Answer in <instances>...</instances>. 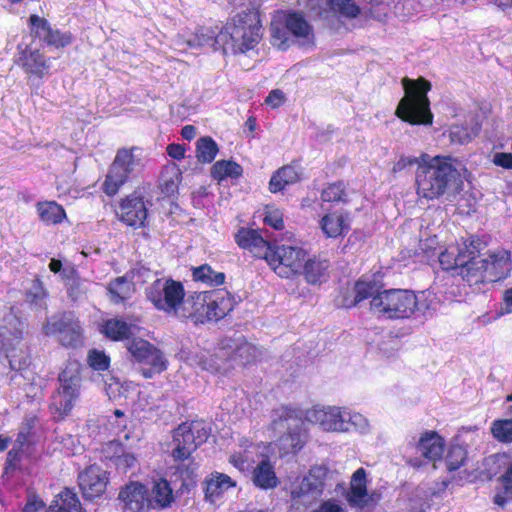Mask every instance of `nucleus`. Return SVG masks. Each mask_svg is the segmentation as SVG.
<instances>
[{"instance_id": "20e7f679", "label": "nucleus", "mask_w": 512, "mask_h": 512, "mask_svg": "<svg viewBox=\"0 0 512 512\" xmlns=\"http://www.w3.org/2000/svg\"><path fill=\"white\" fill-rule=\"evenodd\" d=\"M258 349L251 343L242 341L229 349L223 347L215 353L199 351L189 357L191 365L200 367L216 376H227L234 369V363L244 366L254 361Z\"/></svg>"}, {"instance_id": "393cba45", "label": "nucleus", "mask_w": 512, "mask_h": 512, "mask_svg": "<svg viewBox=\"0 0 512 512\" xmlns=\"http://www.w3.org/2000/svg\"><path fill=\"white\" fill-rule=\"evenodd\" d=\"M78 480L84 497L88 499L100 497L105 492L109 481L107 472L95 465L81 472Z\"/></svg>"}, {"instance_id": "4c0bfd02", "label": "nucleus", "mask_w": 512, "mask_h": 512, "mask_svg": "<svg viewBox=\"0 0 512 512\" xmlns=\"http://www.w3.org/2000/svg\"><path fill=\"white\" fill-rule=\"evenodd\" d=\"M329 268V264L326 260H321L318 258H308L304 262V267L302 270V274L305 276V279L310 284H318L326 281L327 279V271Z\"/></svg>"}, {"instance_id": "13d9d810", "label": "nucleus", "mask_w": 512, "mask_h": 512, "mask_svg": "<svg viewBox=\"0 0 512 512\" xmlns=\"http://www.w3.org/2000/svg\"><path fill=\"white\" fill-rule=\"evenodd\" d=\"M87 361L89 366L98 371L108 369L110 358L101 350L93 349L88 353Z\"/></svg>"}, {"instance_id": "49530a36", "label": "nucleus", "mask_w": 512, "mask_h": 512, "mask_svg": "<svg viewBox=\"0 0 512 512\" xmlns=\"http://www.w3.org/2000/svg\"><path fill=\"white\" fill-rule=\"evenodd\" d=\"M193 279L206 285H220L225 280L222 272L214 271L209 265H201L193 269Z\"/></svg>"}, {"instance_id": "9d476101", "label": "nucleus", "mask_w": 512, "mask_h": 512, "mask_svg": "<svg viewBox=\"0 0 512 512\" xmlns=\"http://www.w3.org/2000/svg\"><path fill=\"white\" fill-rule=\"evenodd\" d=\"M144 160V150L140 147L119 149L104 181V192L109 196L115 195L130 174L143 168Z\"/></svg>"}, {"instance_id": "58836bf2", "label": "nucleus", "mask_w": 512, "mask_h": 512, "mask_svg": "<svg viewBox=\"0 0 512 512\" xmlns=\"http://www.w3.org/2000/svg\"><path fill=\"white\" fill-rule=\"evenodd\" d=\"M343 413L345 424L343 433H348L353 430L359 434L365 435L371 431V424L363 414L348 407H344Z\"/></svg>"}, {"instance_id": "a878e982", "label": "nucleus", "mask_w": 512, "mask_h": 512, "mask_svg": "<svg viewBox=\"0 0 512 512\" xmlns=\"http://www.w3.org/2000/svg\"><path fill=\"white\" fill-rule=\"evenodd\" d=\"M118 215L121 221L129 226H141L147 217L143 197L137 193L126 197L120 204Z\"/></svg>"}, {"instance_id": "6ab92c4d", "label": "nucleus", "mask_w": 512, "mask_h": 512, "mask_svg": "<svg viewBox=\"0 0 512 512\" xmlns=\"http://www.w3.org/2000/svg\"><path fill=\"white\" fill-rule=\"evenodd\" d=\"M118 500L123 512H149L152 509L149 488L139 481L124 485L119 491Z\"/></svg>"}, {"instance_id": "052dcab7", "label": "nucleus", "mask_w": 512, "mask_h": 512, "mask_svg": "<svg viewBox=\"0 0 512 512\" xmlns=\"http://www.w3.org/2000/svg\"><path fill=\"white\" fill-rule=\"evenodd\" d=\"M264 222L274 229L280 230L283 228V214L278 208L266 207L264 212Z\"/></svg>"}, {"instance_id": "412c9836", "label": "nucleus", "mask_w": 512, "mask_h": 512, "mask_svg": "<svg viewBox=\"0 0 512 512\" xmlns=\"http://www.w3.org/2000/svg\"><path fill=\"white\" fill-rule=\"evenodd\" d=\"M16 63L24 70L30 80L42 79L50 73L51 63L39 49L28 45H18Z\"/></svg>"}, {"instance_id": "774afa93", "label": "nucleus", "mask_w": 512, "mask_h": 512, "mask_svg": "<svg viewBox=\"0 0 512 512\" xmlns=\"http://www.w3.org/2000/svg\"><path fill=\"white\" fill-rule=\"evenodd\" d=\"M109 425L111 426L112 432L116 435L124 432L127 426V420L124 413L121 410H115L113 420H109Z\"/></svg>"}, {"instance_id": "7ed1b4c3", "label": "nucleus", "mask_w": 512, "mask_h": 512, "mask_svg": "<svg viewBox=\"0 0 512 512\" xmlns=\"http://www.w3.org/2000/svg\"><path fill=\"white\" fill-rule=\"evenodd\" d=\"M422 166L417 168L415 181L418 196L427 200L438 199L447 191L454 179L455 167L446 156L422 153Z\"/></svg>"}, {"instance_id": "c756f323", "label": "nucleus", "mask_w": 512, "mask_h": 512, "mask_svg": "<svg viewBox=\"0 0 512 512\" xmlns=\"http://www.w3.org/2000/svg\"><path fill=\"white\" fill-rule=\"evenodd\" d=\"M236 243L243 249L249 250L254 256L266 260L272 246L253 229L241 228L235 236Z\"/></svg>"}, {"instance_id": "423d86ee", "label": "nucleus", "mask_w": 512, "mask_h": 512, "mask_svg": "<svg viewBox=\"0 0 512 512\" xmlns=\"http://www.w3.org/2000/svg\"><path fill=\"white\" fill-rule=\"evenodd\" d=\"M312 26L297 12H277L271 22V41L278 49H287L294 41L300 46L314 44Z\"/></svg>"}, {"instance_id": "dca6fc26", "label": "nucleus", "mask_w": 512, "mask_h": 512, "mask_svg": "<svg viewBox=\"0 0 512 512\" xmlns=\"http://www.w3.org/2000/svg\"><path fill=\"white\" fill-rule=\"evenodd\" d=\"M368 483V472L362 467L351 475L345 494V499L351 508L371 509L379 503L381 493L376 489H368Z\"/></svg>"}, {"instance_id": "b1692460", "label": "nucleus", "mask_w": 512, "mask_h": 512, "mask_svg": "<svg viewBox=\"0 0 512 512\" xmlns=\"http://www.w3.org/2000/svg\"><path fill=\"white\" fill-rule=\"evenodd\" d=\"M29 26L34 36L55 48H64L73 40L71 33L53 29L45 18L38 15L33 14L29 17Z\"/></svg>"}, {"instance_id": "4d7b16f0", "label": "nucleus", "mask_w": 512, "mask_h": 512, "mask_svg": "<svg viewBox=\"0 0 512 512\" xmlns=\"http://www.w3.org/2000/svg\"><path fill=\"white\" fill-rule=\"evenodd\" d=\"M417 302L416 312H421L423 315H430L436 309V296L430 291H422L417 295Z\"/></svg>"}, {"instance_id": "ddd939ff", "label": "nucleus", "mask_w": 512, "mask_h": 512, "mask_svg": "<svg viewBox=\"0 0 512 512\" xmlns=\"http://www.w3.org/2000/svg\"><path fill=\"white\" fill-rule=\"evenodd\" d=\"M266 262L282 278H293L302 274L307 252L298 246L272 247L266 254Z\"/></svg>"}, {"instance_id": "c9c22d12", "label": "nucleus", "mask_w": 512, "mask_h": 512, "mask_svg": "<svg viewBox=\"0 0 512 512\" xmlns=\"http://www.w3.org/2000/svg\"><path fill=\"white\" fill-rule=\"evenodd\" d=\"M135 329V325L117 318L106 320L101 325V333L113 341L128 339L129 336L134 334Z\"/></svg>"}, {"instance_id": "bf43d9fd", "label": "nucleus", "mask_w": 512, "mask_h": 512, "mask_svg": "<svg viewBox=\"0 0 512 512\" xmlns=\"http://www.w3.org/2000/svg\"><path fill=\"white\" fill-rule=\"evenodd\" d=\"M345 190L342 183H333L328 185L321 194V198L325 202L346 201Z\"/></svg>"}, {"instance_id": "37998d69", "label": "nucleus", "mask_w": 512, "mask_h": 512, "mask_svg": "<svg viewBox=\"0 0 512 512\" xmlns=\"http://www.w3.org/2000/svg\"><path fill=\"white\" fill-rule=\"evenodd\" d=\"M105 391L109 399H128L137 392V385L133 382H121L119 379L110 377L105 381Z\"/></svg>"}, {"instance_id": "473e14b6", "label": "nucleus", "mask_w": 512, "mask_h": 512, "mask_svg": "<svg viewBox=\"0 0 512 512\" xmlns=\"http://www.w3.org/2000/svg\"><path fill=\"white\" fill-rule=\"evenodd\" d=\"M252 482L256 487L263 490L277 487L279 480L274 465L269 460V455L265 456L253 467Z\"/></svg>"}, {"instance_id": "0eeeda50", "label": "nucleus", "mask_w": 512, "mask_h": 512, "mask_svg": "<svg viewBox=\"0 0 512 512\" xmlns=\"http://www.w3.org/2000/svg\"><path fill=\"white\" fill-rule=\"evenodd\" d=\"M303 423L296 409L281 407L274 411L272 428L276 432H284L275 443L280 455L296 453L302 449L307 440V432L302 429Z\"/></svg>"}, {"instance_id": "3c124183", "label": "nucleus", "mask_w": 512, "mask_h": 512, "mask_svg": "<svg viewBox=\"0 0 512 512\" xmlns=\"http://www.w3.org/2000/svg\"><path fill=\"white\" fill-rule=\"evenodd\" d=\"M491 433L493 437L503 443L512 442V420L498 419L491 424Z\"/></svg>"}, {"instance_id": "bb28decb", "label": "nucleus", "mask_w": 512, "mask_h": 512, "mask_svg": "<svg viewBox=\"0 0 512 512\" xmlns=\"http://www.w3.org/2000/svg\"><path fill=\"white\" fill-rule=\"evenodd\" d=\"M208 308V292H200L184 301L179 317L191 318L194 323L211 321L213 318Z\"/></svg>"}, {"instance_id": "7c9ffc66", "label": "nucleus", "mask_w": 512, "mask_h": 512, "mask_svg": "<svg viewBox=\"0 0 512 512\" xmlns=\"http://www.w3.org/2000/svg\"><path fill=\"white\" fill-rule=\"evenodd\" d=\"M186 34H178L174 39V46L179 51H187L188 49H197L205 46L221 48L216 42L217 35L209 28H198L195 32V39H185Z\"/></svg>"}, {"instance_id": "e2e57ef3", "label": "nucleus", "mask_w": 512, "mask_h": 512, "mask_svg": "<svg viewBox=\"0 0 512 512\" xmlns=\"http://www.w3.org/2000/svg\"><path fill=\"white\" fill-rule=\"evenodd\" d=\"M46 296V292L39 280H34L32 286L27 293V299L35 305L41 306L42 301Z\"/></svg>"}, {"instance_id": "79ce46f5", "label": "nucleus", "mask_w": 512, "mask_h": 512, "mask_svg": "<svg viewBox=\"0 0 512 512\" xmlns=\"http://www.w3.org/2000/svg\"><path fill=\"white\" fill-rule=\"evenodd\" d=\"M152 494V509H164L170 507L174 502L173 490L166 479H159L154 482Z\"/></svg>"}, {"instance_id": "5701e85b", "label": "nucleus", "mask_w": 512, "mask_h": 512, "mask_svg": "<svg viewBox=\"0 0 512 512\" xmlns=\"http://www.w3.org/2000/svg\"><path fill=\"white\" fill-rule=\"evenodd\" d=\"M46 334H57L65 346H74L81 339L82 328L73 313H65L60 318H53L45 326Z\"/></svg>"}, {"instance_id": "69168bd1", "label": "nucleus", "mask_w": 512, "mask_h": 512, "mask_svg": "<svg viewBox=\"0 0 512 512\" xmlns=\"http://www.w3.org/2000/svg\"><path fill=\"white\" fill-rule=\"evenodd\" d=\"M310 512H348L347 508L335 499H327Z\"/></svg>"}, {"instance_id": "0e129e2a", "label": "nucleus", "mask_w": 512, "mask_h": 512, "mask_svg": "<svg viewBox=\"0 0 512 512\" xmlns=\"http://www.w3.org/2000/svg\"><path fill=\"white\" fill-rule=\"evenodd\" d=\"M49 269L51 272H53L55 274H60V276L63 279L71 278L75 274V269L72 266H70V265L64 266L63 263L61 262V260L54 259V258L51 259V261L49 263Z\"/></svg>"}, {"instance_id": "ea45409f", "label": "nucleus", "mask_w": 512, "mask_h": 512, "mask_svg": "<svg viewBox=\"0 0 512 512\" xmlns=\"http://www.w3.org/2000/svg\"><path fill=\"white\" fill-rule=\"evenodd\" d=\"M36 210L40 220L47 225L59 224L66 217L63 207L55 201L39 202Z\"/></svg>"}, {"instance_id": "39448f33", "label": "nucleus", "mask_w": 512, "mask_h": 512, "mask_svg": "<svg viewBox=\"0 0 512 512\" xmlns=\"http://www.w3.org/2000/svg\"><path fill=\"white\" fill-rule=\"evenodd\" d=\"M402 85L405 95L397 106L396 116L412 125H431L433 114L427 97L431 89L430 82L423 78L417 80L403 78Z\"/></svg>"}, {"instance_id": "5fc2aeb1", "label": "nucleus", "mask_w": 512, "mask_h": 512, "mask_svg": "<svg viewBox=\"0 0 512 512\" xmlns=\"http://www.w3.org/2000/svg\"><path fill=\"white\" fill-rule=\"evenodd\" d=\"M466 449L461 445H451L445 457L446 467L449 471L457 470L466 459Z\"/></svg>"}, {"instance_id": "8fccbe9b", "label": "nucleus", "mask_w": 512, "mask_h": 512, "mask_svg": "<svg viewBox=\"0 0 512 512\" xmlns=\"http://www.w3.org/2000/svg\"><path fill=\"white\" fill-rule=\"evenodd\" d=\"M378 289L379 288L375 282L366 281L364 279L357 281L355 284V288H354V291H355L354 301L351 302V304H347L346 306L355 305L369 297L373 298L378 293H380L378 291Z\"/></svg>"}, {"instance_id": "1a4fd4ad", "label": "nucleus", "mask_w": 512, "mask_h": 512, "mask_svg": "<svg viewBox=\"0 0 512 512\" xmlns=\"http://www.w3.org/2000/svg\"><path fill=\"white\" fill-rule=\"evenodd\" d=\"M417 295L405 289H390L378 293L371 300L374 314L386 319H407L417 309Z\"/></svg>"}, {"instance_id": "680f3d73", "label": "nucleus", "mask_w": 512, "mask_h": 512, "mask_svg": "<svg viewBox=\"0 0 512 512\" xmlns=\"http://www.w3.org/2000/svg\"><path fill=\"white\" fill-rule=\"evenodd\" d=\"M420 250L425 254V258L428 261L432 256L436 254V250H441L438 236L433 235L425 239H421L419 243Z\"/></svg>"}, {"instance_id": "6e6d98bb", "label": "nucleus", "mask_w": 512, "mask_h": 512, "mask_svg": "<svg viewBox=\"0 0 512 512\" xmlns=\"http://www.w3.org/2000/svg\"><path fill=\"white\" fill-rule=\"evenodd\" d=\"M502 488L503 490L497 492L494 496V503L498 506H504L512 499V464L502 476Z\"/></svg>"}, {"instance_id": "a19ab883", "label": "nucleus", "mask_w": 512, "mask_h": 512, "mask_svg": "<svg viewBox=\"0 0 512 512\" xmlns=\"http://www.w3.org/2000/svg\"><path fill=\"white\" fill-rule=\"evenodd\" d=\"M182 173L178 165L175 163L167 164L160 176L161 191L170 196L178 191L179 184L182 179Z\"/></svg>"}, {"instance_id": "72a5a7b5", "label": "nucleus", "mask_w": 512, "mask_h": 512, "mask_svg": "<svg viewBox=\"0 0 512 512\" xmlns=\"http://www.w3.org/2000/svg\"><path fill=\"white\" fill-rule=\"evenodd\" d=\"M208 292V310L213 320H219L226 316L234 307L235 301L226 290H213Z\"/></svg>"}, {"instance_id": "09e8293b", "label": "nucleus", "mask_w": 512, "mask_h": 512, "mask_svg": "<svg viewBox=\"0 0 512 512\" xmlns=\"http://www.w3.org/2000/svg\"><path fill=\"white\" fill-rule=\"evenodd\" d=\"M218 153V146L211 137H202L196 143V156L200 162H212Z\"/></svg>"}, {"instance_id": "4be33fe9", "label": "nucleus", "mask_w": 512, "mask_h": 512, "mask_svg": "<svg viewBox=\"0 0 512 512\" xmlns=\"http://www.w3.org/2000/svg\"><path fill=\"white\" fill-rule=\"evenodd\" d=\"M22 512H84L75 493L69 489L60 492L49 511L45 503L38 496L31 494L28 496L27 503Z\"/></svg>"}, {"instance_id": "f8f14e48", "label": "nucleus", "mask_w": 512, "mask_h": 512, "mask_svg": "<svg viewBox=\"0 0 512 512\" xmlns=\"http://www.w3.org/2000/svg\"><path fill=\"white\" fill-rule=\"evenodd\" d=\"M81 366L77 361L69 362L59 375V387L53 397V406L61 415L73 409L80 396Z\"/></svg>"}, {"instance_id": "f3484780", "label": "nucleus", "mask_w": 512, "mask_h": 512, "mask_svg": "<svg viewBox=\"0 0 512 512\" xmlns=\"http://www.w3.org/2000/svg\"><path fill=\"white\" fill-rule=\"evenodd\" d=\"M344 406L335 405H315L299 411L303 422L317 426L324 432L343 433L344 428Z\"/></svg>"}, {"instance_id": "e433bc0d", "label": "nucleus", "mask_w": 512, "mask_h": 512, "mask_svg": "<svg viewBox=\"0 0 512 512\" xmlns=\"http://www.w3.org/2000/svg\"><path fill=\"white\" fill-rule=\"evenodd\" d=\"M105 456L114 461L119 469L124 471L134 467L137 463V458L133 453L125 452L123 446L117 441L109 442L104 450Z\"/></svg>"}, {"instance_id": "6e6552de", "label": "nucleus", "mask_w": 512, "mask_h": 512, "mask_svg": "<svg viewBox=\"0 0 512 512\" xmlns=\"http://www.w3.org/2000/svg\"><path fill=\"white\" fill-rule=\"evenodd\" d=\"M331 476L325 465L312 466L307 473L297 476L288 487L292 505H311L322 496Z\"/></svg>"}, {"instance_id": "a18cd8bd", "label": "nucleus", "mask_w": 512, "mask_h": 512, "mask_svg": "<svg viewBox=\"0 0 512 512\" xmlns=\"http://www.w3.org/2000/svg\"><path fill=\"white\" fill-rule=\"evenodd\" d=\"M111 300L118 303L131 296L134 291L133 284L126 277H118L108 286Z\"/></svg>"}, {"instance_id": "c03bdc74", "label": "nucleus", "mask_w": 512, "mask_h": 512, "mask_svg": "<svg viewBox=\"0 0 512 512\" xmlns=\"http://www.w3.org/2000/svg\"><path fill=\"white\" fill-rule=\"evenodd\" d=\"M212 176L219 181L226 178H238L242 174V167L234 161H217L212 167Z\"/></svg>"}, {"instance_id": "603ef678", "label": "nucleus", "mask_w": 512, "mask_h": 512, "mask_svg": "<svg viewBox=\"0 0 512 512\" xmlns=\"http://www.w3.org/2000/svg\"><path fill=\"white\" fill-rule=\"evenodd\" d=\"M331 10L340 16L353 19L360 13L359 6L353 0H330Z\"/></svg>"}, {"instance_id": "aec40b11", "label": "nucleus", "mask_w": 512, "mask_h": 512, "mask_svg": "<svg viewBox=\"0 0 512 512\" xmlns=\"http://www.w3.org/2000/svg\"><path fill=\"white\" fill-rule=\"evenodd\" d=\"M270 445L256 444L247 437L239 438V451L233 452L229 457V463L241 473L252 470L257 460L268 455Z\"/></svg>"}, {"instance_id": "4468645a", "label": "nucleus", "mask_w": 512, "mask_h": 512, "mask_svg": "<svg viewBox=\"0 0 512 512\" xmlns=\"http://www.w3.org/2000/svg\"><path fill=\"white\" fill-rule=\"evenodd\" d=\"M208 437V431L202 422L183 423L178 426L173 434L175 447L172 456L176 461L189 460L198 445Z\"/></svg>"}, {"instance_id": "2f4dec72", "label": "nucleus", "mask_w": 512, "mask_h": 512, "mask_svg": "<svg viewBox=\"0 0 512 512\" xmlns=\"http://www.w3.org/2000/svg\"><path fill=\"white\" fill-rule=\"evenodd\" d=\"M323 233L329 238H337L348 232L350 218L348 213L342 210H335L324 215L320 221Z\"/></svg>"}, {"instance_id": "864d4df0", "label": "nucleus", "mask_w": 512, "mask_h": 512, "mask_svg": "<svg viewBox=\"0 0 512 512\" xmlns=\"http://www.w3.org/2000/svg\"><path fill=\"white\" fill-rule=\"evenodd\" d=\"M405 508L407 512H427L430 508L429 495L423 490H417L406 503Z\"/></svg>"}, {"instance_id": "f257e3e1", "label": "nucleus", "mask_w": 512, "mask_h": 512, "mask_svg": "<svg viewBox=\"0 0 512 512\" xmlns=\"http://www.w3.org/2000/svg\"><path fill=\"white\" fill-rule=\"evenodd\" d=\"M485 247L486 244L476 237L450 241L439 251L438 260L444 270L460 268V275L470 285L506 278L512 270L510 252L497 248L482 253Z\"/></svg>"}, {"instance_id": "2eb2a0df", "label": "nucleus", "mask_w": 512, "mask_h": 512, "mask_svg": "<svg viewBox=\"0 0 512 512\" xmlns=\"http://www.w3.org/2000/svg\"><path fill=\"white\" fill-rule=\"evenodd\" d=\"M126 347L133 361L148 367L142 369L145 378H151L167 369V360L163 353L148 341L133 338L128 340Z\"/></svg>"}, {"instance_id": "9b49d317", "label": "nucleus", "mask_w": 512, "mask_h": 512, "mask_svg": "<svg viewBox=\"0 0 512 512\" xmlns=\"http://www.w3.org/2000/svg\"><path fill=\"white\" fill-rule=\"evenodd\" d=\"M185 291L181 282L170 278L155 280L146 288V297L153 306L168 315L179 316Z\"/></svg>"}, {"instance_id": "de8ad7c7", "label": "nucleus", "mask_w": 512, "mask_h": 512, "mask_svg": "<svg viewBox=\"0 0 512 512\" xmlns=\"http://www.w3.org/2000/svg\"><path fill=\"white\" fill-rule=\"evenodd\" d=\"M479 132L477 124L473 126H464L460 124L452 125L449 129V137L452 143H469Z\"/></svg>"}, {"instance_id": "a211bd4d", "label": "nucleus", "mask_w": 512, "mask_h": 512, "mask_svg": "<svg viewBox=\"0 0 512 512\" xmlns=\"http://www.w3.org/2000/svg\"><path fill=\"white\" fill-rule=\"evenodd\" d=\"M23 323L11 311H0V352H5L9 358V364L12 369H21L25 364L17 363L15 356L10 354L16 343H19L22 337Z\"/></svg>"}, {"instance_id": "c85d7f7f", "label": "nucleus", "mask_w": 512, "mask_h": 512, "mask_svg": "<svg viewBox=\"0 0 512 512\" xmlns=\"http://www.w3.org/2000/svg\"><path fill=\"white\" fill-rule=\"evenodd\" d=\"M444 439L434 431H426L421 434L417 445V452L427 461L433 462L436 468V462L441 461L444 452Z\"/></svg>"}, {"instance_id": "cd10ccee", "label": "nucleus", "mask_w": 512, "mask_h": 512, "mask_svg": "<svg viewBox=\"0 0 512 512\" xmlns=\"http://www.w3.org/2000/svg\"><path fill=\"white\" fill-rule=\"evenodd\" d=\"M234 487H236V481L229 475L214 471L205 478V498L210 503L215 504L222 499L228 490Z\"/></svg>"}, {"instance_id": "338daca9", "label": "nucleus", "mask_w": 512, "mask_h": 512, "mask_svg": "<svg viewBox=\"0 0 512 512\" xmlns=\"http://www.w3.org/2000/svg\"><path fill=\"white\" fill-rule=\"evenodd\" d=\"M422 154L418 157L416 156H401L394 164L393 171L399 172L405 169L406 167L417 165V168L422 166L421 163Z\"/></svg>"}, {"instance_id": "f704fd0d", "label": "nucleus", "mask_w": 512, "mask_h": 512, "mask_svg": "<svg viewBox=\"0 0 512 512\" xmlns=\"http://www.w3.org/2000/svg\"><path fill=\"white\" fill-rule=\"evenodd\" d=\"M301 179V172L297 166L286 165L278 169L271 177L269 190L277 193L287 186L297 183Z\"/></svg>"}, {"instance_id": "f03ea898", "label": "nucleus", "mask_w": 512, "mask_h": 512, "mask_svg": "<svg viewBox=\"0 0 512 512\" xmlns=\"http://www.w3.org/2000/svg\"><path fill=\"white\" fill-rule=\"evenodd\" d=\"M261 38L258 12L255 9H249L236 14L217 34L216 42L224 53L236 54L254 49Z\"/></svg>"}]
</instances>
